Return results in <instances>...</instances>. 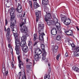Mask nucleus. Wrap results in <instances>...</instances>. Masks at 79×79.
Masks as SVG:
<instances>
[{
    "label": "nucleus",
    "instance_id": "nucleus-64",
    "mask_svg": "<svg viewBox=\"0 0 79 79\" xmlns=\"http://www.w3.org/2000/svg\"><path fill=\"white\" fill-rule=\"evenodd\" d=\"M46 13L47 14V12H46Z\"/></svg>",
    "mask_w": 79,
    "mask_h": 79
},
{
    "label": "nucleus",
    "instance_id": "nucleus-13",
    "mask_svg": "<svg viewBox=\"0 0 79 79\" xmlns=\"http://www.w3.org/2000/svg\"><path fill=\"white\" fill-rule=\"evenodd\" d=\"M2 72L3 74V76H8V71L6 72L5 71V69L4 67L2 69Z\"/></svg>",
    "mask_w": 79,
    "mask_h": 79
},
{
    "label": "nucleus",
    "instance_id": "nucleus-25",
    "mask_svg": "<svg viewBox=\"0 0 79 79\" xmlns=\"http://www.w3.org/2000/svg\"><path fill=\"white\" fill-rule=\"evenodd\" d=\"M18 16L19 18L20 19V21H23L24 19L23 17V15L21 14H18Z\"/></svg>",
    "mask_w": 79,
    "mask_h": 79
},
{
    "label": "nucleus",
    "instance_id": "nucleus-59",
    "mask_svg": "<svg viewBox=\"0 0 79 79\" xmlns=\"http://www.w3.org/2000/svg\"><path fill=\"white\" fill-rule=\"evenodd\" d=\"M25 15V14H23V17H24V16Z\"/></svg>",
    "mask_w": 79,
    "mask_h": 79
},
{
    "label": "nucleus",
    "instance_id": "nucleus-26",
    "mask_svg": "<svg viewBox=\"0 0 79 79\" xmlns=\"http://www.w3.org/2000/svg\"><path fill=\"white\" fill-rule=\"evenodd\" d=\"M47 24L48 26H50V25H53V22L52 21H47Z\"/></svg>",
    "mask_w": 79,
    "mask_h": 79
},
{
    "label": "nucleus",
    "instance_id": "nucleus-34",
    "mask_svg": "<svg viewBox=\"0 0 79 79\" xmlns=\"http://www.w3.org/2000/svg\"><path fill=\"white\" fill-rule=\"evenodd\" d=\"M41 47L42 49V50H45V45L43 44H41Z\"/></svg>",
    "mask_w": 79,
    "mask_h": 79
},
{
    "label": "nucleus",
    "instance_id": "nucleus-46",
    "mask_svg": "<svg viewBox=\"0 0 79 79\" xmlns=\"http://www.w3.org/2000/svg\"><path fill=\"white\" fill-rule=\"evenodd\" d=\"M65 55L66 57H68V53L67 52H66Z\"/></svg>",
    "mask_w": 79,
    "mask_h": 79
},
{
    "label": "nucleus",
    "instance_id": "nucleus-10",
    "mask_svg": "<svg viewBox=\"0 0 79 79\" xmlns=\"http://www.w3.org/2000/svg\"><path fill=\"white\" fill-rule=\"evenodd\" d=\"M64 32L67 35H73V31L71 30L65 31H64Z\"/></svg>",
    "mask_w": 79,
    "mask_h": 79
},
{
    "label": "nucleus",
    "instance_id": "nucleus-24",
    "mask_svg": "<svg viewBox=\"0 0 79 79\" xmlns=\"http://www.w3.org/2000/svg\"><path fill=\"white\" fill-rule=\"evenodd\" d=\"M38 32L39 34H43L44 33V30L43 29H38Z\"/></svg>",
    "mask_w": 79,
    "mask_h": 79
},
{
    "label": "nucleus",
    "instance_id": "nucleus-32",
    "mask_svg": "<svg viewBox=\"0 0 79 79\" xmlns=\"http://www.w3.org/2000/svg\"><path fill=\"white\" fill-rule=\"evenodd\" d=\"M50 79V75L49 74L46 75V76L44 77V79Z\"/></svg>",
    "mask_w": 79,
    "mask_h": 79
},
{
    "label": "nucleus",
    "instance_id": "nucleus-50",
    "mask_svg": "<svg viewBox=\"0 0 79 79\" xmlns=\"http://www.w3.org/2000/svg\"><path fill=\"white\" fill-rule=\"evenodd\" d=\"M19 76H21V72H19Z\"/></svg>",
    "mask_w": 79,
    "mask_h": 79
},
{
    "label": "nucleus",
    "instance_id": "nucleus-8",
    "mask_svg": "<svg viewBox=\"0 0 79 79\" xmlns=\"http://www.w3.org/2000/svg\"><path fill=\"white\" fill-rule=\"evenodd\" d=\"M16 10L18 13H21L23 9H22V7L21 6V4L18 3L17 9H16Z\"/></svg>",
    "mask_w": 79,
    "mask_h": 79
},
{
    "label": "nucleus",
    "instance_id": "nucleus-27",
    "mask_svg": "<svg viewBox=\"0 0 79 79\" xmlns=\"http://www.w3.org/2000/svg\"><path fill=\"white\" fill-rule=\"evenodd\" d=\"M43 52L42 54V56H46V55H47V52L45 51V50H42Z\"/></svg>",
    "mask_w": 79,
    "mask_h": 79
},
{
    "label": "nucleus",
    "instance_id": "nucleus-44",
    "mask_svg": "<svg viewBox=\"0 0 79 79\" xmlns=\"http://www.w3.org/2000/svg\"><path fill=\"white\" fill-rule=\"evenodd\" d=\"M29 4H30V5L31 7L32 8V2L31 1H29Z\"/></svg>",
    "mask_w": 79,
    "mask_h": 79
},
{
    "label": "nucleus",
    "instance_id": "nucleus-7",
    "mask_svg": "<svg viewBox=\"0 0 79 79\" xmlns=\"http://www.w3.org/2000/svg\"><path fill=\"white\" fill-rule=\"evenodd\" d=\"M6 37L7 38V40H9L10 39V28H8L6 30Z\"/></svg>",
    "mask_w": 79,
    "mask_h": 79
},
{
    "label": "nucleus",
    "instance_id": "nucleus-17",
    "mask_svg": "<svg viewBox=\"0 0 79 79\" xmlns=\"http://www.w3.org/2000/svg\"><path fill=\"white\" fill-rule=\"evenodd\" d=\"M35 53H36V54H38V55H40L42 53V50H40V49H37L36 50L35 52Z\"/></svg>",
    "mask_w": 79,
    "mask_h": 79
},
{
    "label": "nucleus",
    "instance_id": "nucleus-60",
    "mask_svg": "<svg viewBox=\"0 0 79 79\" xmlns=\"http://www.w3.org/2000/svg\"><path fill=\"white\" fill-rule=\"evenodd\" d=\"M48 66H50V64H48Z\"/></svg>",
    "mask_w": 79,
    "mask_h": 79
},
{
    "label": "nucleus",
    "instance_id": "nucleus-42",
    "mask_svg": "<svg viewBox=\"0 0 79 79\" xmlns=\"http://www.w3.org/2000/svg\"><path fill=\"white\" fill-rule=\"evenodd\" d=\"M60 18H63L65 17V15H64L62 14H60Z\"/></svg>",
    "mask_w": 79,
    "mask_h": 79
},
{
    "label": "nucleus",
    "instance_id": "nucleus-18",
    "mask_svg": "<svg viewBox=\"0 0 79 79\" xmlns=\"http://www.w3.org/2000/svg\"><path fill=\"white\" fill-rule=\"evenodd\" d=\"M23 50L24 52H27L29 51L28 47L27 46H24L23 48Z\"/></svg>",
    "mask_w": 79,
    "mask_h": 79
},
{
    "label": "nucleus",
    "instance_id": "nucleus-20",
    "mask_svg": "<svg viewBox=\"0 0 79 79\" xmlns=\"http://www.w3.org/2000/svg\"><path fill=\"white\" fill-rule=\"evenodd\" d=\"M34 57H35V60H36V61H37V60H39V59L40 58V57H39V55L38 54H36L34 55Z\"/></svg>",
    "mask_w": 79,
    "mask_h": 79
},
{
    "label": "nucleus",
    "instance_id": "nucleus-33",
    "mask_svg": "<svg viewBox=\"0 0 79 79\" xmlns=\"http://www.w3.org/2000/svg\"><path fill=\"white\" fill-rule=\"evenodd\" d=\"M56 40H61V37L60 35H58L57 36L56 38Z\"/></svg>",
    "mask_w": 79,
    "mask_h": 79
},
{
    "label": "nucleus",
    "instance_id": "nucleus-6",
    "mask_svg": "<svg viewBox=\"0 0 79 79\" xmlns=\"http://www.w3.org/2000/svg\"><path fill=\"white\" fill-rule=\"evenodd\" d=\"M45 33L41 34L39 36V39L40 40V42L43 44L44 43V35H45Z\"/></svg>",
    "mask_w": 79,
    "mask_h": 79
},
{
    "label": "nucleus",
    "instance_id": "nucleus-29",
    "mask_svg": "<svg viewBox=\"0 0 79 79\" xmlns=\"http://www.w3.org/2000/svg\"><path fill=\"white\" fill-rule=\"evenodd\" d=\"M27 39V38L25 36H22L21 38L22 41H25V42L26 41Z\"/></svg>",
    "mask_w": 79,
    "mask_h": 79
},
{
    "label": "nucleus",
    "instance_id": "nucleus-21",
    "mask_svg": "<svg viewBox=\"0 0 79 79\" xmlns=\"http://www.w3.org/2000/svg\"><path fill=\"white\" fill-rule=\"evenodd\" d=\"M53 25H56L57 28V29H59V28H60V27H61L60 24L59 23H58V22L56 23L55 24H53Z\"/></svg>",
    "mask_w": 79,
    "mask_h": 79
},
{
    "label": "nucleus",
    "instance_id": "nucleus-15",
    "mask_svg": "<svg viewBox=\"0 0 79 79\" xmlns=\"http://www.w3.org/2000/svg\"><path fill=\"white\" fill-rule=\"evenodd\" d=\"M40 11H39L38 12H36V22H37V21H39V15H40Z\"/></svg>",
    "mask_w": 79,
    "mask_h": 79
},
{
    "label": "nucleus",
    "instance_id": "nucleus-28",
    "mask_svg": "<svg viewBox=\"0 0 79 79\" xmlns=\"http://www.w3.org/2000/svg\"><path fill=\"white\" fill-rule=\"evenodd\" d=\"M54 21L53 22V24H56V23L57 22H58V19L56 17L54 18Z\"/></svg>",
    "mask_w": 79,
    "mask_h": 79
},
{
    "label": "nucleus",
    "instance_id": "nucleus-48",
    "mask_svg": "<svg viewBox=\"0 0 79 79\" xmlns=\"http://www.w3.org/2000/svg\"><path fill=\"white\" fill-rule=\"evenodd\" d=\"M7 24H8V21H7V20H6V26Z\"/></svg>",
    "mask_w": 79,
    "mask_h": 79
},
{
    "label": "nucleus",
    "instance_id": "nucleus-39",
    "mask_svg": "<svg viewBox=\"0 0 79 79\" xmlns=\"http://www.w3.org/2000/svg\"><path fill=\"white\" fill-rule=\"evenodd\" d=\"M31 64L30 65H27V68H28V69H30V68H31Z\"/></svg>",
    "mask_w": 79,
    "mask_h": 79
},
{
    "label": "nucleus",
    "instance_id": "nucleus-5",
    "mask_svg": "<svg viewBox=\"0 0 79 79\" xmlns=\"http://www.w3.org/2000/svg\"><path fill=\"white\" fill-rule=\"evenodd\" d=\"M14 35L15 37V44H19V39L18 38V34L17 33L14 34Z\"/></svg>",
    "mask_w": 79,
    "mask_h": 79
},
{
    "label": "nucleus",
    "instance_id": "nucleus-52",
    "mask_svg": "<svg viewBox=\"0 0 79 79\" xmlns=\"http://www.w3.org/2000/svg\"><path fill=\"white\" fill-rule=\"evenodd\" d=\"M42 59H43V60H45V56L43 57Z\"/></svg>",
    "mask_w": 79,
    "mask_h": 79
},
{
    "label": "nucleus",
    "instance_id": "nucleus-22",
    "mask_svg": "<svg viewBox=\"0 0 79 79\" xmlns=\"http://www.w3.org/2000/svg\"><path fill=\"white\" fill-rule=\"evenodd\" d=\"M44 24H39L38 29H44Z\"/></svg>",
    "mask_w": 79,
    "mask_h": 79
},
{
    "label": "nucleus",
    "instance_id": "nucleus-37",
    "mask_svg": "<svg viewBox=\"0 0 79 79\" xmlns=\"http://www.w3.org/2000/svg\"><path fill=\"white\" fill-rule=\"evenodd\" d=\"M52 51L54 52V53H56L57 52L58 50L57 49H55L52 48Z\"/></svg>",
    "mask_w": 79,
    "mask_h": 79
},
{
    "label": "nucleus",
    "instance_id": "nucleus-58",
    "mask_svg": "<svg viewBox=\"0 0 79 79\" xmlns=\"http://www.w3.org/2000/svg\"><path fill=\"white\" fill-rule=\"evenodd\" d=\"M12 60L14 61V57H12Z\"/></svg>",
    "mask_w": 79,
    "mask_h": 79
},
{
    "label": "nucleus",
    "instance_id": "nucleus-49",
    "mask_svg": "<svg viewBox=\"0 0 79 79\" xmlns=\"http://www.w3.org/2000/svg\"><path fill=\"white\" fill-rule=\"evenodd\" d=\"M30 60H29V59H27L26 60V61L27 62H29V61H30Z\"/></svg>",
    "mask_w": 79,
    "mask_h": 79
},
{
    "label": "nucleus",
    "instance_id": "nucleus-31",
    "mask_svg": "<svg viewBox=\"0 0 79 79\" xmlns=\"http://www.w3.org/2000/svg\"><path fill=\"white\" fill-rule=\"evenodd\" d=\"M33 40L35 41V40L37 39V35L36 34H34L33 35Z\"/></svg>",
    "mask_w": 79,
    "mask_h": 79
},
{
    "label": "nucleus",
    "instance_id": "nucleus-3",
    "mask_svg": "<svg viewBox=\"0 0 79 79\" xmlns=\"http://www.w3.org/2000/svg\"><path fill=\"white\" fill-rule=\"evenodd\" d=\"M16 46H15V50L16 52L17 55H19V54L20 53V52H19V46H20V44H19V43L15 44Z\"/></svg>",
    "mask_w": 79,
    "mask_h": 79
},
{
    "label": "nucleus",
    "instance_id": "nucleus-14",
    "mask_svg": "<svg viewBox=\"0 0 79 79\" xmlns=\"http://www.w3.org/2000/svg\"><path fill=\"white\" fill-rule=\"evenodd\" d=\"M72 69L75 71V72H76L77 73H79V68L77 67L76 66H73L72 67Z\"/></svg>",
    "mask_w": 79,
    "mask_h": 79
},
{
    "label": "nucleus",
    "instance_id": "nucleus-63",
    "mask_svg": "<svg viewBox=\"0 0 79 79\" xmlns=\"http://www.w3.org/2000/svg\"><path fill=\"white\" fill-rule=\"evenodd\" d=\"M44 10H45V11H46V9H45Z\"/></svg>",
    "mask_w": 79,
    "mask_h": 79
},
{
    "label": "nucleus",
    "instance_id": "nucleus-38",
    "mask_svg": "<svg viewBox=\"0 0 79 79\" xmlns=\"http://www.w3.org/2000/svg\"><path fill=\"white\" fill-rule=\"evenodd\" d=\"M69 44H70V45H71L72 47H75V45L73 43L72 44L70 43L69 42Z\"/></svg>",
    "mask_w": 79,
    "mask_h": 79
},
{
    "label": "nucleus",
    "instance_id": "nucleus-19",
    "mask_svg": "<svg viewBox=\"0 0 79 79\" xmlns=\"http://www.w3.org/2000/svg\"><path fill=\"white\" fill-rule=\"evenodd\" d=\"M26 44V41H22L21 43H20V40H19V44H20V46H21V47H23V46H24Z\"/></svg>",
    "mask_w": 79,
    "mask_h": 79
},
{
    "label": "nucleus",
    "instance_id": "nucleus-9",
    "mask_svg": "<svg viewBox=\"0 0 79 79\" xmlns=\"http://www.w3.org/2000/svg\"><path fill=\"white\" fill-rule=\"evenodd\" d=\"M51 14L50 13H48L45 16V21H48V19H51Z\"/></svg>",
    "mask_w": 79,
    "mask_h": 79
},
{
    "label": "nucleus",
    "instance_id": "nucleus-54",
    "mask_svg": "<svg viewBox=\"0 0 79 79\" xmlns=\"http://www.w3.org/2000/svg\"><path fill=\"white\" fill-rule=\"evenodd\" d=\"M31 44H32V42L29 43H28V45H31Z\"/></svg>",
    "mask_w": 79,
    "mask_h": 79
},
{
    "label": "nucleus",
    "instance_id": "nucleus-35",
    "mask_svg": "<svg viewBox=\"0 0 79 79\" xmlns=\"http://www.w3.org/2000/svg\"><path fill=\"white\" fill-rule=\"evenodd\" d=\"M67 19V18H66V17H64L61 18V21L62 22L63 21H65L66 20V19Z\"/></svg>",
    "mask_w": 79,
    "mask_h": 79
},
{
    "label": "nucleus",
    "instance_id": "nucleus-30",
    "mask_svg": "<svg viewBox=\"0 0 79 79\" xmlns=\"http://www.w3.org/2000/svg\"><path fill=\"white\" fill-rule=\"evenodd\" d=\"M23 65L24 64H23V62H21V63H19V66L20 68H21L23 67V66H24Z\"/></svg>",
    "mask_w": 79,
    "mask_h": 79
},
{
    "label": "nucleus",
    "instance_id": "nucleus-1",
    "mask_svg": "<svg viewBox=\"0 0 79 79\" xmlns=\"http://www.w3.org/2000/svg\"><path fill=\"white\" fill-rule=\"evenodd\" d=\"M15 10L14 8H12L10 10V15L11 16L10 20L12 21L10 23V27L12 29L13 33L14 34L18 33V28L17 27H15V24L16 23V20H14V19L15 18Z\"/></svg>",
    "mask_w": 79,
    "mask_h": 79
},
{
    "label": "nucleus",
    "instance_id": "nucleus-2",
    "mask_svg": "<svg viewBox=\"0 0 79 79\" xmlns=\"http://www.w3.org/2000/svg\"><path fill=\"white\" fill-rule=\"evenodd\" d=\"M26 23V19H24V22H21L20 24V31L22 33H27L28 32V28L24 25Z\"/></svg>",
    "mask_w": 79,
    "mask_h": 79
},
{
    "label": "nucleus",
    "instance_id": "nucleus-53",
    "mask_svg": "<svg viewBox=\"0 0 79 79\" xmlns=\"http://www.w3.org/2000/svg\"><path fill=\"white\" fill-rule=\"evenodd\" d=\"M8 47L9 48H10V47H11V45H10V44H8Z\"/></svg>",
    "mask_w": 79,
    "mask_h": 79
},
{
    "label": "nucleus",
    "instance_id": "nucleus-4",
    "mask_svg": "<svg viewBox=\"0 0 79 79\" xmlns=\"http://www.w3.org/2000/svg\"><path fill=\"white\" fill-rule=\"evenodd\" d=\"M75 52L74 53V56H79V47H76L75 48Z\"/></svg>",
    "mask_w": 79,
    "mask_h": 79
},
{
    "label": "nucleus",
    "instance_id": "nucleus-40",
    "mask_svg": "<svg viewBox=\"0 0 79 79\" xmlns=\"http://www.w3.org/2000/svg\"><path fill=\"white\" fill-rule=\"evenodd\" d=\"M53 48H54V49H56V50H58V46H55Z\"/></svg>",
    "mask_w": 79,
    "mask_h": 79
},
{
    "label": "nucleus",
    "instance_id": "nucleus-55",
    "mask_svg": "<svg viewBox=\"0 0 79 79\" xmlns=\"http://www.w3.org/2000/svg\"><path fill=\"white\" fill-rule=\"evenodd\" d=\"M27 74L28 75V74H29V71H27Z\"/></svg>",
    "mask_w": 79,
    "mask_h": 79
},
{
    "label": "nucleus",
    "instance_id": "nucleus-16",
    "mask_svg": "<svg viewBox=\"0 0 79 79\" xmlns=\"http://www.w3.org/2000/svg\"><path fill=\"white\" fill-rule=\"evenodd\" d=\"M64 24H66V25L68 26L71 23V20L70 19H66L65 21L64 22Z\"/></svg>",
    "mask_w": 79,
    "mask_h": 79
},
{
    "label": "nucleus",
    "instance_id": "nucleus-12",
    "mask_svg": "<svg viewBox=\"0 0 79 79\" xmlns=\"http://www.w3.org/2000/svg\"><path fill=\"white\" fill-rule=\"evenodd\" d=\"M34 2V5L35 8H37L39 6V5L37 2V0H33Z\"/></svg>",
    "mask_w": 79,
    "mask_h": 79
},
{
    "label": "nucleus",
    "instance_id": "nucleus-36",
    "mask_svg": "<svg viewBox=\"0 0 79 79\" xmlns=\"http://www.w3.org/2000/svg\"><path fill=\"white\" fill-rule=\"evenodd\" d=\"M18 60L19 61V63H22V61H21V60L20 59V56H19L18 57Z\"/></svg>",
    "mask_w": 79,
    "mask_h": 79
},
{
    "label": "nucleus",
    "instance_id": "nucleus-23",
    "mask_svg": "<svg viewBox=\"0 0 79 79\" xmlns=\"http://www.w3.org/2000/svg\"><path fill=\"white\" fill-rule=\"evenodd\" d=\"M48 3V0H42L43 5H47Z\"/></svg>",
    "mask_w": 79,
    "mask_h": 79
},
{
    "label": "nucleus",
    "instance_id": "nucleus-57",
    "mask_svg": "<svg viewBox=\"0 0 79 79\" xmlns=\"http://www.w3.org/2000/svg\"><path fill=\"white\" fill-rule=\"evenodd\" d=\"M4 31H5V32H6V28H5Z\"/></svg>",
    "mask_w": 79,
    "mask_h": 79
},
{
    "label": "nucleus",
    "instance_id": "nucleus-61",
    "mask_svg": "<svg viewBox=\"0 0 79 79\" xmlns=\"http://www.w3.org/2000/svg\"><path fill=\"white\" fill-rule=\"evenodd\" d=\"M16 3H17V0H15Z\"/></svg>",
    "mask_w": 79,
    "mask_h": 79
},
{
    "label": "nucleus",
    "instance_id": "nucleus-56",
    "mask_svg": "<svg viewBox=\"0 0 79 79\" xmlns=\"http://www.w3.org/2000/svg\"><path fill=\"white\" fill-rule=\"evenodd\" d=\"M77 30L78 31H79V28H78V27H77Z\"/></svg>",
    "mask_w": 79,
    "mask_h": 79
},
{
    "label": "nucleus",
    "instance_id": "nucleus-51",
    "mask_svg": "<svg viewBox=\"0 0 79 79\" xmlns=\"http://www.w3.org/2000/svg\"><path fill=\"white\" fill-rule=\"evenodd\" d=\"M22 79H26V77H25L24 76H23V77H22Z\"/></svg>",
    "mask_w": 79,
    "mask_h": 79
},
{
    "label": "nucleus",
    "instance_id": "nucleus-45",
    "mask_svg": "<svg viewBox=\"0 0 79 79\" xmlns=\"http://www.w3.org/2000/svg\"><path fill=\"white\" fill-rule=\"evenodd\" d=\"M60 55H58L56 57V59L57 60H58V59H59V57H60Z\"/></svg>",
    "mask_w": 79,
    "mask_h": 79
},
{
    "label": "nucleus",
    "instance_id": "nucleus-62",
    "mask_svg": "<svg viewBox=\"0 0 79 79\" xmlns=\"http://www.w3.org/2000/svg\"><path fill=\"white\" fill-rule=\"evenodd\" d=\"M6 2L8 3V0H7Z\"/></svg>",
    "mask_w": 79,
    "mask_h": 79
},
{
    "label": "nucleus",
    "instance_id": "nucleus-47",
    "mask_svg": "<svg viewBox=\"0 0 79 79\" xmlns=\"http://www.w3.org/2000/svg\"><path fill=\"white\" fill-rule=\"evenodd\" d=\"M11 65L12 66V68H14V64H13V61L12 62Z\"/></svg>",
    "mask_w": 79,
    "mask_h": 79
},
{
    "label": "nucleus",
    "instance_id": "nucleus-43",
    "mask_svg": "<svg viewBox=\"0 0 79 79\" xmlns=\"http://www.w3.org/2000/svg\"><path fill=\"white\" fill-rule=\"evenodd\" d=\"M39 42V41H37L35 42V43L34 44L33 46H35L36 45H37V43Z\"/></svg>",
    "mask_w": 79,
    "mask_h": 79
},
{
    "label": "nucleus",
    "instance_id": "nucleus-11",
    "mask_svg": "<svg viewBox=\"0 0 79 79\" xmlns=\"http://www.w3.org/2000/svg\"><path fill=\"white\" fill-rule=\"evenodd\" d=\"M57 32L56 28H53L51 30V34L52 35H55L57 34Z\"/></svg>",
    "mask_w": 79,
    "mask_h": 79
},
{
    "label": "nucleus",
    "instance_id": "nucleus-41",
    "mask_svg": "<svg viewBox=\"0 0 79 79\" xmlns=\"http://www.w3.org/2000/svg\"><path fill=\"white\" fill-rule=\"evenodd\" d=\"M25 35L24 36L26 37L27 38V37H28L29 36V35L27 33H25Z\"/></svg>",
    "mask_w": 79,
    "mask_h": 79
}]
</instances>
